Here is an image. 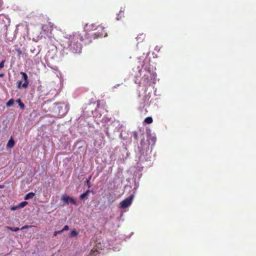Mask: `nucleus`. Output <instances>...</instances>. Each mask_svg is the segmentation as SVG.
I'll return each mask as SVG.
<instances>
[{
	"label": "nucleus",
	"mask_w": 256,
	"mask_h": 256,
	"mask_svg": "<svg viewBox=\"0 0 256 256\" xmlns=\"http://www.w3.org/2000/svg\"><path fill=\"white\" fill-rule=\"evenodd\" d=\"M86 32L75 33L66 35L62 40L61 45L64 48L68 49L74 53L80 52L82 49V42L84 40Z\"/></svg>",
	"instance_id": "obj_1"
},
{
	"label": "nucleus",
	"mask_w": 256,
	"mask_h": 256,
	"mask_svg": "<svg viewBox=\"0 0 256 256\" xmlns=\"http://www.w3.org/2000/svg\"><path fill=\"white\" fill-rule=\"evenodd\" d=\"M97 29L98 31L92 34V37L94 39L107 36V33L104 30V28L102 26H98Z\"/></svg>",
	"instance_id": "obj_2"
},
{
	"label": "nucleus",
	"mask_w": 256,
	"mask_h": 256,
	"mask_svg": "<svg viewBox=\"0 0 256 256\" xmlns=\"http://www.w3.org/2000/svg\"><path fill=\"white\" fill-rule=\"evenodd\" d=\"M20 74L22 76L24 82L22 84V82L21 80L18 81L16 82L17 88L19 89L21 88L22 87L24 88H26L28 84V76L24 72H20Z\"/></svg>",
	"instance_id": "obj_3"
},
{
	"label": "nucleus",
	"mask_w": 256,
	"mask_h": 256,
	"mask_svg": "<svg viewBox=\"0 0 256 256\" xmlns=\"http://www.w3.org/2000/svg\"><path fill=\"white\" fill-rule=\"evenodd\" d=\"M132 199L133 196H131L125 198L120 203V208H126L132 204Z\"/></svg>",
	"instance_id": "obj_4"
},
{
	"label": "nucleus",
	"mask_w": 256,
	"mask_h": 256,
	"mask_svg": "<svg viewBox=\"0 0 256 256\" xmlns=\"http://www.w3.org/2000/svg\"><path fill=\"white\" fill-rule=\"evenodd\" d=\"M62 200L68 204L70 203L74 205L76 204V200L74 198L66 195L62 196Z\"/></svg>",
	"instance_id": "obj_5"
},
{
	"label": "nucleus",
	"mask_w": 256,
	"mask_h": 256,
	"mask_svg": "<svg viewBox=\"0 0 256 256\" xmlns=\"http://www.w3.org/2000/svg\"><path fill=\"white\" fill-rule=\"evenodd\" d=\"M145 36H146L144 34H138V36L136 38L138 42L139 43L142 42L145 38Z\"/></svg>",
	"instance_id": "obj_6"
},
{
	"label": "nucleus",
	"mask_w": 256,
	"mask_h": 256,
	"mask_svg": "<svg viewBox=\"0 0 256 256\" xmlns=\"http://www.w3.org/2000/svg\"><path fill=\"white\" fill-rule=\"evenodd\" d=\"M34 195H35V194L32 192H29L25 196L24 200H28L29 199H32L34 198Z\"/></svg>",
	"instance_id": "obj_7"
},
{
	"label": "nucleus",
	"mask_w": 256,
	"mask_h": 256,
	"mask_svg": "<svg viewBox=\"0 0 256 256\" xmlns=\"http://www.w3.org/2000/svg\"><path fill=\"white\" fill-rule=\"evenodd\" d=\"M14 141L12 138H10L8 142L7 146L10 148H12L14 146Z\"/></svg>",
	"instance_id": "obj_8"
},
{
	"label": "nucleus",
	"mask_w": 256,
	"mask_h": 256,
	"mask_svg": "<svg viewBox=\"0 0 256 256\" xmlns=\"http://www.w3.org/2000/svg\"><path fill=\"white\" fill-rule=\"evenodd\" d=\"M90 192V190H86L85 192L80 195V199L83 200L87 198V196Z\"/></svg>",
	"instance_id": "obj_9"
},
{
	"label": "nucleus",
	"mask_w": 256,
	"mask_h": 256,
	"mask_svg": "<svg viewBox=\"0 0 256 256\" xmlns=\"http://www.w3.org/2000/svg\"><path fill=\"white\" fill-rule=\"evenodd\" d=\"M16 102L18 104V105L21 110H24L25 108V106L23 102H22L20 98L18 99Z\"/></svg>",
	"instance_id": "obj_10"
},
{
	"label": "nucleus",
	"mask_w": 256,
	"mask_h": 256,
	"mask_svg": "<svg viewBox=\"0 0 256 256\" xmlns=\"http://www.w3.org/2000/svg\"><path fill=\"white\" fill-rule=\"evenodd\" d=\"M153 120L152 117L148 116L144 120V122L148 124H150L152 122Z\"/></svg>",
	"instance_id": "obj_11"
},
{
	"label": "nucleus",
	"mask_w": 256,
	"mask_h": 256,
	"mask_svg": "<svg viewBox=\"0 0 256 256\" xmlns=\"http://www.w3.org/2000/svg\"><path fill=\"white\" fill-rule=\"evenodd\" d=\"M14 100L12 98L10 99L6 104V107L8 108L12 106L14 104Z\"/></svg>",
	"instance_id": "obj_12"
},
{
	"label": "nucleus",
	"mask_w": 256,
	"mask_h": 256,
	"mask_svg": "<svg viewBox=\"0 0 256 256\" xmlns=\"http://www.w3.org/2000/svg\"><path fill=\"white\" fill-rule=\"evenodd\" d=\"M42 29L44 32H48L49 30H50V28L48 27V25H47V24H43L42 26Z\"/></svg>",
	"instance_id": "obj_13"
},
{
	"label": "nucleus",
	"mask_w": 256,
	"mask_h": 256,
	"mask_svg": "<svg viewBox=\"0 0 256 256\" xmlns=\"http://www.w3.org/2000/svg\"><path fill=\"white\" fill-rule=\"evenodd\" d=\"M6 228L12 232H17L20 230L18 228H12L11 226H6Z\"/></svg>",
	"instance_id": "obj_14"
},
{
	"label": "nucleus",
	"mask_w": 256,
	"mask_h": 256,
	"mask_svg": "<svg viewBox=\"0 0 256 256\" xmlns=\"http://www.w3.org/2000/svg\"><path fill=\"white\" fill-rule=\"evenodd\" d=\"M92 176H90L88 179H87L86 181V184L88 186V188L91 187V184L90 183V180H91Z\"/></svg>",
	"instance_id": "obj_15"
},
{
	"label": "nucleus",
	"mask_w": 256,
	"mask_h": 256,
	"mask_svg": "<svg viewBox=\"0 0 256 256\" xmlns=\"http://www.w3.org/2000/svg\"><path fill=\"white\" fill-rule=\"evenodd\" d=\"M78 234V232H76V230H74L71 232L70 234V236H76Z\"/></svg>",
	"instance_id": "obj_16"
},
{
	"label": "nucleus",
	"mask_w": 256,
	"mask_h": 256,
	"mask_svg": "<svg viewBox=\"0 0 256 256\" xmlns=\"http://www.w3.org/2000/svg\"><path fill=\"white\" fill-rule=\"evenodd\" d=\"M28 204V202H20L18 206H17L18 208H24L26 204Z\"/></svg>",
	"instance_id": "obj_17"
},
{
	"label": "nucleus",
	"mask_w": 256,
	"mask_h": 256,
	"mask_svg": "<svg viewBox=\"0 0 256 256\" xmlns=\"http://www.w3.org/2000/svg\"><path fill=\"white\" fill-rule=\"evenodd\" d=\"M47 25H48V27L50 28V30H52L54 27V24L51 22H48L47 24Z\"/></svg>",
	"instance_id": "obj_18"
},
{
	"label": "nucleus",
	"mask_w": 256,
	"mask_h": 256,
	"mask_svg": "<svg viewBox=\"0 0 256 256\" xmlns=\"http://www.w3.org/2000/svg\"><path fill=\"white\" fill-rule=\"evenodd\" d=\"M69 229V227L68 226L66 225L65 226L64 228L61 230H60V232H63L64 231H65V230H67Z\"/></svg>",
	"instance_id": "obj_19"
},
{
	"label": "nucleus",
	"mask_w": 256,
	"mask_h": 256,
	"mask_svg": "<svg viewBox=\"0 0 256 256\" xmlns=\"http://www.w3.org/2000/svg\"><path fill=\"white\" fill-rule=\"evenodd\" d=\"M5 60H2V62L0 63V68H2L4 67V64Z\"/></svg>",
	"instance_id": "obj_20"
},
{
	"label": "nucleus",
	"mask_w": 256,
	"mask_h": 256,
	"mask_svg": "<svg viewBox=\"0 0 256 256\" xmlns=\"http://www.w3.org/2000/svg\"><path fill=\"white\" fill-rule=\"evenodd\" d=\"M32 226H28V225H26L24 226H22L21 228V230H24V229H26V228H28L29 227H32Z\"/></svg>",
	"instance_id": "obj_21"
},
{
	"label": "nucleus",
	"mask_w": 256,
	"mask_h": 256,
	"mask_svg": "<svg viewBox=\"0 0 256 256\" xmlns=\"http://www.w3.org/2000/svg\"><path fill=\"white\" fill-rule=\"evenodd\" d=\"M134 136L136 140L138 139V134L136 133V132H134Z\"/></svg>",
	"instance_id": "obj_22"
},
{
	"label": "nucleus",
	"mask_w": 256,
	"mask_h": 256,
	"mask_svg": "<svg viewBox=\"0 0 256 256\" xmlns=\"http://www.w3.org/2000/svg\"><path fill=\"white\" fill-rule=\"evenodd\" d=\"M62 233V232H60V231H56L54 232V236H56L58 234Z\"/></svg>",
	"instance_id": "obj_23"
},
{
	"label": "nucleus",
	"mask_w": 256,
	"mask_h": 256,
	"mask_svg": "<svg viewBox=\"0 0 256 256\" xmlns=\"http://www.w3.org/2000/svg\"><path fill=\"white\" fill-rule=\"evenodd\" d=\"M63 107H64L66 112H67L68 110H66V105H62L61 106V108H62Z\"/></svg>",
	"instance_id": "obj_24"
},
{
	"label": "nucleus",
	"mask_w": 256,
	"mask_h": 256,
	"mask_svg": "<svg viewBox=\"0 0 256 256\" xmlns=\"http://www.w3.org/2000/svg\"><path fill=\"white\" fill-rule=\"evenodd\" d=\"M18 208L17 206L16 207H12L11 208V210H16V208Z\"/></svg>",
	"instance_id": "obj_25"
},
{
	"label": "nucleus",
	"mask_w": 256,
	"mask_h": 256,
	"mask_svg": "<svg viewBox=\"0 0 256 256\" xmlns=\"http://www.w3.org/2000/svg\"><path fill=\"white\" fill-rule=\"evenodd\" d=\"M4 188V185H0V188Z\"/></svg>",
	"instance_id": "obj_26"
},
{
	"label": "nucleus",
	"mask_w": 256,
	"mask_h": 256,
	"mask_svg": "<svg viewBox=\"0 0 256 256\" xmlns=\"http://www.w3.org/2000/svg\"><path fill=\"white\" fill-rule=\"evenodd\" d=\"M16 50L18 52V53L20 54L22 53V52L20 49H18V50Z\"/></svg>",
	"instance_id": "obj_27"
},
{
	"label": "nucleus",
	"mask_w": 256,
	"mask_h": 256,
	"mask_svg": "<svg viewBox=\"0 0 256 256\" xmlns=\"http://www.w3.org/2000/svg\"><path fill=\"white\" fill-rule=\"evenodd\" d=\"M4 74H0V78L3 77Z\"/></svg>",
	"instance_id": "obj_28"
}]
</instances>
